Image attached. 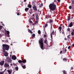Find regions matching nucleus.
<instances>
[{
  "mask_svg": "<svg viewBox=\"0 0 74 74\" xmlns=\"http://www.w3.org/2000/svg\"><path fill=\"white\" fill-rule=\"evenodd\" d=\"M22 66V68L23 69H26V66H25V65H23V64H22L21 65Z\"/></svg>",
  "mask_w": 74,
  "mask_h": 74,
  "instance_id": "dca6fc26",
  "label": "nucleus"
},
{
  "mask_svg": "<svg viewBox=\"0 0 74 74\" xmlns=\"http://www.w3.org/2000/svg\"><path fill=\"white\" fill-rule=\"evenodd\" d=\"M5 63V61H2L0 62V65L1 66H2L4 65Z\"/></svg>",
  "mask_w": 74,
  "mask_h": 74,
  "instance_id": "1a4fd4ad",
  "label": "nucleus"
},
{
  "mask_svg": "<svg viewBox=\"0 0 74 74\" xmlns=\"http://www.w3.org/2000/svg\"><path fill=\"white\" fill-rule=\"evenodd\" d=\"M17 15H19V13H17Z\"/></svg>",
  "mask_w": 74,
  "mask_h": 74,
  "instance_id": "864d4df0",
  "label": "nucleus"
},
{
  "mask_svg": "<svg viewBox=\"0 0 74 74\" xmlns=\"http://www.w3.org/2000/svg\"><path fill=\"white\" fill-rule=\"evenodd\" d=\"M7 71L9 73V74H11V71L10 70H7Z\"/></svg>",
  "mask_w": 74,
  "mask_h": 74,
  "instance_id": "aec40b11",
  "label": "nucleus"
},
{
  "mask_svg": "<svg viewBox=\"0 0 74 74\" xmlns=\"http://www.w3.org/2000/svg\"><path fill=\"white\" fill-rule=\"evenodd\" d=\"M10 65H11V66H12V64H10Z\"/></svg>",
  "mask_w": 74,
  "mask_h": 74,
  "instance_id": "e2e57ef3",
  "label": "nucleus"
},
{
  "mask_svg": "<svg viewBox=\"0 0 74 74\" xmlns=\"http://www.w3.org/2000/svg\"><path fill=\"white\" fill-rule=\"evenodd\" d=\"M32 5H28V8H32Z\"/></svg>",
  "mask_w": 74,
  "mask_h": 74,
  "instance_id": "bb28decb",
  "label": "nucleus"
},
{
  "mask_svg": "<svg viewBox=\"0 0 74 74\" xmlns=\"http://www.w3.org/2000/svg\"><path fill=\"white\" fill-rule=\"evenodd\" d=\"M2 48L3 52H5L6 51H8L9 50L10 46L6 44H3L2 45Z\"/></svg>",
  "mask_w": 74,
  "mask_h": 74,
  "instance_id": "f03ea898",
  "label": "nucleus"
},
{
  "mask_svg": "<svg viewBox=\"0 0 74 74\" xmlns=\"http://www.w3.org/2000/svg\"><path fill=\"white\" fill-rule=\"evenodd\" d=\"M67 32H70L71 31L70 28H68L67 29Z\"/></svg>",
  "mask_w": 74,
  "mask_h": 74,
  "instance_id": "a878e982",
  "label": "nucleus"
},
{
  "mask_svg": "<svg viewBox=\"0 0 74 74\" xmlns=\"http://www.w3.org/2000/svg\"><path fill=\"white\" fill-rule=\"evenodd\" d=\"M18 62L19 63H22V61L21 60H18Z\"/></svg>",
  "mask_w": 74,
  "mask_h": 74,
  "instance_id": "4be33fe9",
  "label": "nucleus"
},
{
  "mask_svg": "<svg viewBox=\"0 0 74 74\" xmlns=\"http://www.w3.org/2000/svg\"><path fill=\"white\" fill-rule=\"evenodd\" d=\"M72 31L71 32V35H72V36H74V29L73 30H72Z\"/></svg>",
  "mask_w": 74,
  "mask_h": 74,
  "instance_id": "f8f14e48",
  "label": "nucleus"
},
{
  "mask_svg": "<svg viewBox=\"0 0 74 74\" xmlns=\"http://www.w3.org/2000/svg\"><path fill=\"white\" fill-rule=\"evenodd\" d=\"M59 31H60V32H61V29H60Z\"/></svg>",
  "mask_w": 74,
  "mask_h": 74,
  "instance_id": "69168bd1",
  "label": "nucleus"
},
{
  "mask_svg": "<svg viewBox=\"0 0 74 74\" xmlns=\"http://www.w3.org/2000/svg\"><path fill=\"white\" fill-rule=\"evenodd\" d=\"M71 3L73 4H74V0L72 1Z\"/></svg>",
  "mask_w": 74,
  "mask_h": 74,
  "instance_id": "72a5a7b5",
  "label": "nucleus"
},
{
  "mask_svg": "<svg viewBox=\"0 0 74 74\" xmlns=\"http://www.w3.org/2000/svg\"><path fill=\"white\" fill-rule=\"evenodd\" d=\"M54 1L56 3L57 2V1H56V0H54Z\"/></svg>",
  "mask_w": 74,
  "mask_h": 74,
  "instance_id": "3c124183",
  "label": "nucleus"
},
{
  "mask_svg": "<svg viewBox=\"0 0 74 74\" xmlns=\"http://www.w3.org/2000/svg\"><path fill=\"white\" fill-rule=\"evenodd\" d=\"M49 7L50 10L49 11L51 12V11H54L56 10V6L54 3L53 2L49 5Z\"/></svg>",
  "mask_w": 74,
  "mask_h": 74,
  "instance_id": "f257e3e1",
  "label": "nucleus"
},
{
  "mask_svg": "<svg viewBox=\"0 0 74 74\" xmlns=\"http://www.w3.org/2000/svg\"><path fill=\"white\" fill-rule=\"evenodd\" d=\"M63 73L64 74H67L66 72V71H64Z\"/></svg>",
  "mask_w": 74,
  "mask_h": 74,
  "instance_id": "2f4dec72",
  "label": "nucleus"
},
{
  "mask_svg": "<svg viewBox=\"0 0 74 74\" xmlns=\"http://www.w3.org/2000/svg\"><path fill=\"white\" fill-rule=\"evenodd\" d=\"M6 60L9 63H11L12 61L11 60V58H10L8 57L6 58Z\"/></svg>",
  "mask_w": 74,
  "mask_h": 74,
  "instance_id": "20e7f679",
  "label": "nucleus"
},
{
  "mask_svg": "<svg viewBox=\"0 0 74 74\" xmlns=\"http://www.w3.org/2000/svg\"><path fill=\"white\" fill-rule=\"evenodd\" d=\"M29 8H26L25 9V10L26 12H27L29 10Z\"/></svg>",
  "mask_w": 74,
  "mask_h": 74,
  "instance_id": "5701e85b",
  "label": "nucleus"
},
{
  "mask_svg": "<svg viewBox=\"0 0 74 74\" xmlns=\"http://www.w3.org/2000/svg\"><path fill=\"white\" fill-rule=\"evenodd\" d=\"M41 7H42V6L43 5V3H42L41 4Z\"/></svg>",
  "mask_w": 74,
  "mask_h": 74,
  "instance_id": "603ef678",
  "label": "nucleus"
},
{
  "mask_svg": "<svg viewBox=\"0 0 74 74\" xmlns=\"http://www.w3.org/2000/svg\"><path fill=\"white\" fill-rule=\"evenodd\" d=\"M32 8L34 11H37V7L35 5H34L32 6Z\"/></svg>",
  "mask_w": 74,
  "mask_h": 74,
  "instance_id": "0eeeda50",
  "label": "nucleus"
},
{
  "mask_svg": "<svg viewBox=\"0 0 74 74\" xmlns=\"http://www.w3.org/2000/svg\"><path fill=\"white\" fill-rule=\"evenodd\" d=\"M55 36H56V31H55Z\"/></svg>",
  "mask_w": 74,
  "mask_h": 74,
  "instance_id": "052dcab7",
  "label": "nucleus"
},
{
  "mask_svg": "<svg viewBox=\"0 0 74 74\" xmlns=\"http://www.w3.org/2000/svg\"><path fill=\"white\" fill-rule=\"evenodd\" d=\"M4 72H0V74H3Z\"/></svg>",
  "mask_w": 74,
  "mask_h": 74,
  "instance_id": "e433bc0d",
  "label": "nucleus"
},
{
  "mask_svg": "<svg viewBox=\"0 0 74 74\" xmlns=\"http://www.w3.org/2000/svg\"><path fill=\"white\" fill-rule=\"evenodd\" d=\"M59 29H62V28L61 27V26H60L59 27Z\"/></svg>",
  "mask_w": 74,
  "mask_h": 74,
  "instance_id": "37998d69",
  "label": "nucleus"
},
{
  "mask_svg": "<svg viewBox=\"0 0 74 74\" xmlns=\"http://www.w3.org/2000/svg\"><path fill=\"white\" fill-rule=\"evenodd\" d=\"M71 17L69 16H68V18H67V21H69L71 19Z\"/></svg>",
  "mask_w": 74,
  "mask_h": 74,
  "instance_id": "6ab92c4d",
  "label": "nucleus"
},
{
  "mask_svg": "<svg viewBox=\"0 0 74 74\" xmlns=\"http://www.w3.org/2000/svg\"><path fill=\"white\" fill-rule=\"evenodd\" d=\"M73 69V67H72L71 68V70H72Z\"/></svg>",
  "mask_w": 74,
  "mask_h": 74,
  "instance_id": "09e8293b",
  "label": "nucleus"
},
{
  "mask_svg": "<svg viewBox=\"0 0 74 74\" xmlns=\"http://www.w3.org/2000/svg\"><path fill=\"white\" fill-rule=\"evenodd\" d=\"M28 32L29 33H30L31 34H33V32L31 31L30 29H28Z\"/></svg>",
  "mask_w": 74,
  "mask_h": 74,
  "instance_id": "f3484780",
  "label": "nucleus"
},
{
  "mask_svg": "<svg viewBox=\"0 0 74 74\" xmlns=\"http://www.w3.org/2000/svg\"><path fill=\"white\" fill-rule=\"evenodd\" d=\"M38 21H36L35 22V24H36L38 23Z\"/></svg>",
  "mask_w": 74,
  "mask_h": 74,
  "instance_id": "4c0bfd02",
  "label": "nucleus"
},
{
  "mask_svg": "<svg viewBox=\"0 0 74 74\" xmlns=\"http://www.w3.org/2000/svg\"><path fill=\"white\" fill-rule=\"evenodd\" d=\"M26 1V0H24V2Z\"/></svg>",
  "mask_w": 74,
  "mask_h": 74,
  "instance_id": "338daca9",
  "label": "nucleus"
},
{
  "mask_svg": "<svg viewBox=\"0 0 74 74\" xmlns=\"http://www.w3.org/2000/svg\"><path fill=\"white\" fill-rule=\"evenodd\" d=\"M39 10L38 9V11H38V12H39Z\"/></svg>",
  "mask_w": 74,
  "mask_h": 74,
  "instance_id": "774afa93",
  "label": "nucleus"
},
{
  "mask_svg": "<svg viewBox=\"0 0 74 74\" xmlns=\"http://www.w3.org/2000/svg\"><path fill=\"white\" fill-rule=\"evenodd\" d=\"M54 31L53 30L52 34H53V35H54Z\"/></svg>",
  "mask_w": 74,
  "mask_h": 74,
  "instance_id": "c9c22d12",
  "label": "nucleus"
},
{
  "mask_svg": "<svg viewBox=\"0 0 74 74\" xmlns=\"http://www.w3.org/2000/svg\"><path fill=\"white\" fill-rule=\"evenodd\" d=\"M66 51H67V50L66 49H65V50H63V53L65 54V53H66Z\"/></svg>",
  "mask_w": 74,
  "mask_h": 74,
  "instance_id": "a211bd4d",
  "label": "nucleus"
},
{
  "mask_svg": "<svg viewBox=\"0 0 74 74\" xmlns=\"http://www.w3.org/2000/svg\"><path fill=\"white\" fill-rule=\"evenodd\" d=\"M67 39L66 38H64V40H66Z\"/></svg>",
  "mask_w": 74,
  "mask_h": 74,
  "instance_id": "13d9d810",
  "label": "nucleus"
},
{
  "mask_svg": "<svg viewBox=\"0 0 74 74\" xmlns=\"http://www.w3.org/2000/svg\"><path fill=\"white\" fill-rule=\"evenodd\" d=\"M50 17V15H47V18H48L49 17Z\"/></svg>",
  "mask_w": 74,
  "mask_h": 74,
  "instance_id": "f704fd0d",
  "label": "nucleus"
},
{
  "mask_svg": "<svg viewBox=\"0 0 74 74\" xmlns=\"http://www.w3.org/2000/svg\"><path fill=\"white\" fill-rule=\"evenodd\" d=\"M47 26H48V24L47 23H46L45 24V27H47Z\"/></svg>",
  "mask_w": 74,
  "mask_h": 74,
  "instance_id": "473e14b6",
  "label": "nucleus"
},
{
  "mask_svg": "<svg viewBox=\"0 0 74 74\" xmlns=\"http://www.w3.org/2000/svg\"><path fill=\"white\" fill-rule=\"evenodd\" d=\"M72 8H73L74 9V4H72Z\"/></svg>",
  "mask_w": 74,
  "mask_h": 74,
  "instance_id": "ea45409f",
  "label": "nucleus"
},
{
  "mask_svg": "<svg viewBox=\"0 0 74 74\" xmlns=\"http://www.w3.org/2000/svg\"><path fill=\"white\" fill-rule=\"evenodd\" d=\"M4 55L5 56L7 57L8 56V54L7 52H5V53H4Z\"/></svg>",
  "mask_w": 74,
  "mask_h": 74,
  "instance_id": "9b49d317",
  "label": "nucleus"
},
{
  "mask_svg": "<svg viewBox=\"0 0 74 74\" xmlns=\"http://www.w3.org/2000/svg\"><path fill=\"white\" fill-rule=\"evenodd\" d=\"M38 18V14H36V20H37Z\"/></svg>",
  "mask_w": 74,
  "mask_h": 74,
  "instance_id": "4468645a",
  "label": "nucleus"
},
{
  "mask_svg": "<svg viewBox=\"0 0 74 74\" xmlns=\"http://www.w3.org/2000/svg\"><path fill=\"white\" fill-rule=\"evenodd\" d=\"M6 33L8 35V37H9V36H10V32H9V31H6Z\"/></svg>",
  "mask_w": 74,
  "mask_h": 74,
  "instance_id": "9d476101",
  "label": "nucleus"
},
{
  "mask_svg": "<svg viewBox=\"0 0 74 74\" xmlns=\"http://www.w3.org/2000/svg\"><path fill=\"white\" fill-rule=\"evenodd\" d=\"M1 24L3 26H5V25L3 23H2Z\"/></svg>",
  "mask_w": 74,
  "mask_h": 74,
  "instance_id": "8fccbe9b",
  "label": "nucleus"
},
{
  "mask_svg": "<svg viewBox=\"0 0 74 74\" xmlns=\"http://www.w3.org/2000/svg\"><path fill=\"white\" fill-rule=\"evenodd\" d=\"M38 42L40 48L43 50H44V45L43 42V39L42 38H40V39L38 41Z\"/></svg>",
  "mask_w": 74,
  "mask_h": 74,
  "instance_id": "7ed1b4c3",
  "label": "nucleus"
},
{
  "mask_svg": "<svg viewBox=\"0 0 74 74\" xmlns=\"http://www.w3.org/2000/svg\"><path fill=\"white\" fill-rule=\"evenodd\" d=\"M58 2H60V0H58Z\"/></svg>",
  "mask_w": 74,
  "mask_h": 74,
  "instance_id": "4d7b16f0",
  "label": "nucleus"
},
{
  "mask_svg": "<svg viewBox=\"0 0 74 74\" xmlns=\"http://www.w3.org/2000/svg\"><path fill=\"white\" fill-rule=\"evenodd\" d=\"M44 38H46V37H47V35L45 34V35H44Z\"/></svg>",
  "mask_w": 74,
  "mask_h": 74,
  "instance_id": "a18cd8bd",
  "label": "nucleus"
},
{
  "mask_svg": "<svg viewBox=\"0 0 74 74\" xmlns=\"http://www.w3.org/2000/svg\"><path fill=\"white\" fill-rule=\"evenodd\" d=\"M38 33L39 34H41V31H40V30H38Z\"/></svg>",
  "mask_w": 74,
  "mask_h": 74,
  "instance_id": "cd10ccee",
  "label": "nucleus"
},
{
  "mask_svg": "<svg viewBox=\"0 0 74 74\" xmlns=\"http://www.w3.org/2000/svg\"><path fill=\"white\" fill-rule=\"evenodd\" d=\"M22 63L25 64V63H26V59H24L22 61Z\"/></svg>",
  "mask_w": 74,
  "mask_h": 74,
  "instance_id": "2eb2a0df",
  "label": "nucleus"
},
{
  "mask_svg": "<svg viewBox=\"0 0 74 74\" xmlns=\"http://www.w3.org/2000/svg\"><path fill=\"white\" fill-rule=\"evenodd\" d=\"M32 4L33 5V6H34V5H35V3L34 2H32Z\"/></svg>",
  "mask_w": 74,
  "mask_h": 74,
  "instance_id": "c756f323",
  "label": "nucleus"
},
{
  "mask_svg": "<svg viewBox=\"0 0 74 74\" xmlns=\"http://www.w3.org/2000/svg\"><path fill=\"white\" fill-rule=\"evenodd\" d=\"M70 48H71V46H69L68 47V49H70Z\"/></svg>",
  "mask_w": 74,
  "mask_h": 74,
  "instance_id": "de8ad7c7",
  "label": "nucleus"
},
{
  "mask_svg": "<svg viewBox=\"0 0 74 74\" xmlns=\"http://www.w3.org/2000/svg\"><path fill=\"white\" fill-rule=\"evenodd\" d=\"M4 66L5 68L9 67H10V65L8 63L5 62L4 65Z\"/></svg>",
  "mask_w": 74,
  "mask_h": 74,
  "instance_id": "423d86ee",
  "label": "nucleus"
},
{
  "mask_svg": "<svg viewBox=\"0 0 74 74\" xmlns=\"http://www.w3.org/2000/svg\"><path fill=\"white\" fill-rule=\"evenodd\" d=\"M34 14H33V18H34Z\"/></svg>",
  "mask_w": 74,
  "mask_h": 74,
  "instance_id": "0e129e2a",
  "label": "nucleus"
},
{
  "mask_svg": "<svg viewBox=\"0 0 74 74\" xmlns=\"http://www.w3.org/2000/svg\"><path fill=\"white\" fill-rule=\"evenodd\" d=\"M35 34H33L32 35V38H34V37H35Z\"/></svg>",
  "mask_w": 74,
  "mask_h": 74,
  "instance_id": "393cba45",
  "label": "nucleus"
},
{
  "mask_svg": "<svg viewBox=\"0 0 74 74\" xmlns=\"http://www.w3.org/2000/svg\"><path fill=\"white\" fill-rule=\"evenodd\" d=\"M71 8H72V7L70 5V6H69V9H71Z\"/></svg>",
  "mask_w": 74,
  "mask_h": 74,
  "instance_id": "c03bdc74",
  "label": "nucleus"
},
{
  "mask_svg": "<svg viewBox=\"0 0 74 74\" xmlns=\"http://www.w3.org/2000/svg\"><path fill=\"white\" fill-rule=\"evenodd\" d=\"M72 46H73V47H74V44H73L72 45Z\"/></svg>",
  "mask_w": 74,
  "mask_h": 74,
  "instance_id": "680f3d73",
  "label": "nucleus"
},
{
  "mask_svg": "<svg viewBox=\"0 0 74 74\" xmlns=\"http://www.w3.org/2000/svg\"><path fill=\"white\" fill-rule=\"evenodd\" d=\"M7 70V69H5L4 71H2V72H3V73H4V72H5V71H6Z\"/></svg>",
  "mask_w": 74,
  "mask_h": 74,
  "instance_id": "49530a36",
  "label": "nucleus"
},
{
  "mask_svg": "<svg viewBox=\"0 0 74 74\" xmlns=\"http://www.w3.org/2000/svg\"><path fill=\"white\" fill-rule=\"evenodd\" d=\"M12 59L13 60H16V57L15 55H13L12 57Z\"/></svg>",
  "mask_w": 74,
  "mask_h": 74,
  "instance_id": "6e6552de",
  "label": "nucleus"
},
{
  "mask_svg": "<svg viewBox=\"0 0 74 74\" xmlns=\"http://www.w3.org/2000/svg\"><path fill=\"white\" fill-rule=\"evenodd\" d=\"M3 27V26H0V30H1V29H2V28Z\"/></svg>",
  "mask_w": 74,
  "mask_h": 74,
  "instance_id": "c85d7f7f",
  "label": "nucleus"
},
{
  "mask_svg": "<svg viewBox=\"0 0 74 74\" xmlns=\"http://www.w3.org/2000/svg\"><path fill=\"white\" fill-rule=\"evenodd\" d=\"M15 69L16 70V71H18V66L16 67L15 68Z\"/></svg>",
  "mask_w": 74,
  "mask_h": 74,
  "instance_id": "b1692460",
  "label": "nucleus"
},
{
  "mask_svg": "<svg viewBox=\"0 0 74 74\" xmlns=\"http://www.w3.org/2000/svg\"><path fill=\"white\" fill-rule=\"evenodd\" d=\"M62 51H60V54L61 55L62 54Z\"/></svg>",
  "mask_w": 74,
  "mask_h": 74,
  "instance_id": "a19ab883",
  "label": "nucleus"
},
{
  "mask_svg": "<svg viewBox=\"0 0 74 74\" xmlns=\"http://www.w3.org/2000/svg\"><path fill=\"white\" fill-rule=\"evenodd\" d=\"M51 38L52 39V38H53V37H52V33L51 34Z\"/></svg>",
  "mask_w": 74,
  "mask_h": 74,
  "instance_id": "58836bf2",
  "label": "nucleus"
},
{
  "mask_svg": "<svg viewBox=\"0 0 74 74\" xmlns=\"http://www.w3.org/2000/svg\"><path fill=\"white\" fill-rule=\"evenodd\" d=\"M70 35H69L67 36V38L68 39H70Z\"/></svg>",
  "mask_w": 74,
  "mask_h": 74,
  "instance_id": "7c9ffc66",
  "label": "nucleus"
},
{
  "mask_svg": "<svg viewBox=\"0 0 74 74\" xmlns=\"http://www.w3.org/2000/svg\"><path fill=\"white\" fill-rule=\"evenodd\" d=\"M30 23H32V21H29Z\"/></svg>",
  "mask_w": 74,
  "mask_h": 74,
  "instance_id": "6e6d98bb",
  "label": "nucleus"
},
{
  "mask_svg": "<svg viewBox=\"0 0 74 74\" xmlns=\"http://www.w3.org/2000/svg\"><path fill=\"white\" fill-rule=\"evenodd\" d=\"M2 36V35L0 34V37H1Z\"/></svg>",
  "mask_w": 74,
  "mask_h": 74,
  "instance_id": "5fc2aeb1",
  "label": "nucleus"
},
{
  "mask_svg": "<svg viewBox=\"0 0 74 74\" xmlns=\"http://www.w3.org/2000/svg\"><path fill=\"white\" fill-rule=\"evenodd\" d=\"M74 24V22H72L71 21L70 23V25H68L67 26L68 27H71L72 26H73V24Z\"/></svg>",
  "mask_w": 74,
  "mask_h": 74,
  "instance_id": "39448f33",
  "label": "nucleus"
},
{
  "mask_svg": "<svg viewBox=\"0 0 74 74\" xmlns=\"http://www.w3.org/2000/svg\"><path fill=\"white\" fill-rule=\"evenodd\" d=\"M44 42L45 44H47V45H48L47 41V39L45 40L44 41Z\"/></svg>",
  "mask_w": 74,
  "mask_h": 74,
  "instance_id": "ddd939ff",
  "label": "nucleus"
},
{
  "mask_svg": "<svg viewBox=\"0 0 74 74\" xmlns=\"http://www.w3.org/2000/svg\"><path fill=\"white\" fill-rule=\"evenodd\" d=\"M50 23H51L53 22V20H52L51 19H50Z\"/></svg>",
  "mask_w": 74,
  "mask_h": 74,
  "instance_id": "79ce46f5",
  "label": "nucleus"
},
{
  "mask_svg": "<svg viewBox=\"0 0 74 74\" xmlns=\"http://www.w3.org/2000/svg\"><path fill=\"white\" fill-rule=\"evenodd\" d=\"M13 65H14V66H15V65H16V64H14V63H13Z\"/></svg>",
  "mask_w": 74,
  "mask_h": 74,
  "instance_id": "bf43d9fd",
  "label": "nucleus"
},
{
  "mask_svg": "<svg viewBox=\"0 0 74 74\" xmlns=\"http://www.w3.org/2000/svg\"><path fill=\"white\" fill-rule=\"evenodd\" d=\"M63 60L65 62H66V61L68 60V59L66 58H63Z\"/></svg>",
  "mask_w": 74,
  "mask_h": 74,
  "instance_id": "412c9836",
  "label": "nucleus"
}]
</instances>
